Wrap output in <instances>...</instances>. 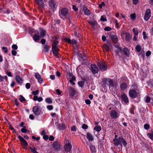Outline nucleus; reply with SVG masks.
<instances>
[{
	"mask_svg": "<svg viewBox=\"0 0 153 153\" xmlns=\"http://www.w3.org/2000/svg\"><path fill=\"white\" fill-rule=\"evenodd\" d=\"M138 29L137 28H134L132 29V31L134 35L137 36L138 34Z\"/></svg>",
	"mask_w": 153,
	"mask_h": 153,
	"instance_id": "a878e982",
	"label": "nucleus"
},
{
	"mask_svg": "<svg viewBox=\"0 0 153 153\" xmlns=\"http://www.w3.org/2000/svg\"><path fill=\"white\" fill-rule=\"evenodd\" d=\"M121 98L122 101L124 102L127 103L128 102V99L127 95L125 94H123L121 95Z\"/></svg>",
	"mask_w": 153,
	"mask_h": 153,
	"instance_id": "a211bd4d",
	"label": "nucleus"
},
{
	"mask_svg": "<svg viewBox=\"0 0 153 153\" xmlns=\"http://www.w3.org/2000/svg\"><path fill=\"white\" fill-rule=\"evenodd\" d=\"M129 96L131 98H134L138 96H140V93L139 92H137L136 90L133 89L130 90L128 92Z\"/></svg>",
	"mask_w": 153,
	"mask_h": 153,
	"instance_id": "39448f33",
	"label": "nucleus"
},
{
	"mask_svg": "<svg viewBox=\"0 0 153 153\" xmlns=\"http://www.w3.org/2000/svg\"><path fill=\"white\" fill-rule=\"evenodd\" d=\"M115 47L117 48V51L121 55L126 56H128L129 55L130 52L127 48H125L123 50H122L121 48L118 45H115Z\"/></svg>",
	"mask_w": 153,
	"mask_h": 153,
	"instance_id": "20e7f679",
	"label": "nucleus"
},
{
	"mask_svg": "<svg viewBox=\"0 0 153 153\" xmlns=\"http://www.w3.org/2000/svg\"><path fill=\"white\" fill-rule=\"evenodd\" d=\"M143 38L144 39L147 38V36L146 35V33L145 32H143Z\"/></svg>",
	"mask_w": 153,
	"mask_h": 153,
	"instance_id": "8fccbe9b",
	"label": "nucleus"
},
{
	"mask_svg": "<svg viewBox=\"0 0 153 153\" xmlns=\"http://www.w3.org/2000/svg\"><path fill=\"white\" fill-rule=\"evenodd\" d=\"M33 39L35 41L39 40L40 39L39 36L38 34H35L34 36Z\"/></svg>",
	"mask_w": 153,
	"mask_h": 153,
	"instance_id": "2f4dec72",
	"label": "nucleus"
},
{
	"mask_svg": "<svg viewBox=\"0 0 153 153\" xmlns=\"http://www.w3.org/2000/svg\"><path fill=\"white\" fill-rule=\"evenodd\" d=\"M35 2L38 5L42 7L44 6V4L43 0H35Z\"/></svg>",
	"mask_w": 153,
	"mask_h": 153,
	"instance_id": "4be33fe9",
	"label": "nucleus"
},
{
	"mask_svg": "<svg viewBox=\"0 0 153 153\" xmlns=\"http://www.w3.org/2000/svg\"><path fill=\"white\" fill-rule=\"evenodd\" d=\"M33 113L36 115L39 116L40 115L41 111L39 109L38 106H34L32 109Z\"/></svg>",
	"mask_w": 153,
	"mask_h": 153,
	"instance_id": "ddd939ff",
	"label": "nucleus"
},
{
	"mask_svg": "<svg viewBox=\"0 0 153 153\" xmlns=\"http://www.w3.org/2000/svg\"><path fill=\"white\" fill-rule=\"evenodd\" d=\"M75 79H71L69 80V81L70 83L72 85H75V83L74 82V81Z\"/></svg>",
	"mask_w": 153,
	"mask_h": 153,
	"instance_id": "0e129e2a",
	"label": "nucleus"
},
{
	"mask_svg": "<svg viewBox=\"0 0 153 153\" xmlns=\"http://www.w3.org/2000/svg\"><path fill=\"white\" fill-rule=\"evenodd\" d=\"M147 136L152 140H153V132L152 131L150 133H148L147 134Z\"/></svg>",
	"mask_w": 153,
	"mask_h": 153,
	"instance_id": "473e14b6",
	"label": "nucleus"
},
{
	"mask_svg": "<svg viewBox=\"0 0 153 153\" xmlns=\"http://www.w3.org/2000/svg\"><path fill=\"white\" fill-rule=\"evenodd\" d=\"M11 53L13 55L15 56L17 54V52L15 50H12L11 51Z\"/></svg>",
	"mask_w": 153,
	"mask_h": 153,
	"instance_id": "4d7b16f0",
	"label": "nucleus"
},
{
	"mask_svg": "<svg viewBox=\"0 0 153 153\" xmlns=\"http://www.w3.org/2000/svg\"><path fill=\"white\" fill-rule=\"evenodd\" d=\"M137 85L136 84L134 83L131 86V89H133L134 90H136L137 88Z\"/></svg>",
	"mask_w": 153,
	"mask_h": 153,
	"instance_id": "79ce46f5",
	"label": "nucleus"
},
{
	"mask_svg": "<svg viewBox=\"0 0 153 153\" xmlns=\"http://www.w3.org/2000/svg\"><path fill=\"white\" fill-rule=\"evenodd\" d=\"M7 77L6 76H2L0 75V82L2 81L4 79H5L6 81L7 80Z\"/></svg>",
	"mask_w": 153,
	"mask_h": 153,
	"instance_id": "f704fd0d",
	"label": "nucleus"
},
{
	"mask_svg": "<svg viewBox=\"0 0 153 153\" xmlns=\"http://www.w3.org/2000/svg\"><path fill=\"white\" fill-rule=\"evenodd\" d=\"M88 22L93 28L97 25V22L94 21H89Z\"/></svg>",
	"mask_w": 153,
	"mask_h": 153,
	"instance_id": "cd10ccee",
	"label": "nucleus"
},
{
	"mask_svg": "<svg viewBox=\"0 0 153 153\" xmlns=\"http://www.w3.org/2000/svg\"><path fill=\"white\" fill-rule=\"evenodd\" d=\"M67 77L70 79H75V78L72 73L69 72L68 73Z\"/></svg>",
	"mask_w": 153,
	"mask_h": 153,
	"instance_id": "5701e85b",
	"label": "nucleus"
},
{
	"mask_svg": "<svg viewBox=\"0 0 153 153\" xmlns=\"http://www.w3.org/2000/svg\"><path fill=\"white\" fill-rule=\"evenodd\" d=\"M111 118L112 119H116L119 116V114L117 111L115 110H112L109 113Z\"/></svg>",
	"mask_w": 153,
	"mask_h": 153,
	"instance_id": "6e6552de",
	"label": "nucleus"
},
{
	"mask_svg": "<svg viewBox=\"0 0 153 153\" xmlns=\"http://www.w3.org/2000/svg\"><path fill=\"white\" fill-rule=\"evenodd\" d=\"M45 102L48 104H51L53 101L52 99L50 98H47L45 99Z\"/></svg>",
	"mask_w": 153,
	"mask_h": 153,
	"instance_id": "c85d7f7f",
	"label": "nucleus"
},
{
	"mask_svg": "<svg viewBox=\"0 0 153 153\" xmlns=\"http://www.w3.org/2000/svg\"><path fill=\"white\" fill-rule=\"evenodd\" d=\"M113 144L116 146H122V144L124 146L127 145L126 141L122 137H119L118 138H114L113 140Z\"/></svg>",
	"mask_w": 153,
	"mask_h": 153,
	"instance_id": "f257e3e1",
	"label": "nucleus"
},
{
	"mask_svg": "<svg viewBox=\"0 0 153 153\" xmlns=\"http://www.w3.org/2000/svg\"><path fill=\"white\" fill-rule=\"evenodd\" d=\"M145 102L147 103H149L150 102L151 98L149 96H146L145 98Z\"/></svg>",
	"mask_w": 153,
	"mask_h": 153,
	"instance_id": "37998d69",
	"label": "nucleus"
},
{
	"mask_svg": "<svg viewBox=\"0 0 153 153\" xmlns=\"http://www.w3.org/2000/svg\"><path fill=\"white\" fill-rule=\"evenodd\" d=\"M84 13L85 15H88L91 13L90 10L87 8L84 9Z\"/></svg>",
	"mask_w": 153,
	"mask_h": 153,
	"instance_id": "e433bc0d",
	"label": "nucleus"
},
{
	"mask_svg": "<svg viewBox=\"0 0 153 153\" xmlns=\"http://www.w3.org/2000/svg\"><path fill=\"white\" fill-rule=\"evenodd\" d=\"M12 48L15 50H16L17 49L18 47L16 45H13L12 46Z\"/></svg>",
	"mask_w": 153,
	"mask_h": 153,
	"instance_id": "774afa93",
	"label": "nucleus"
},
{
	"mask_svg": "<svg viewBox=\"0 0 153 153\" xmlns=\"http://www.w3.org/2000/svg\"><path fill=\"white\" fill-rule=\"evenodd\" d=\"M124 35L125 36V39L127 41H129L131 39V37L130 34L128 33H123L121 34V38L124 39L125 38Z\"/></svg>",
	"mask_w": 153,
	"mask_h": 153,
	"instance_id": "1a4fd4ad",
	"label": "nucleus"
},
{
	"mask_svg": "<svg viewBox=\"0 0 153 153\" xmlns=\"http://www.w3.org/2000/svg\"><path fill=\"white\" fill-rule=\"evenodd\" d=\"M78 84L81 87H83L84 85V83L82 81L79 82Z\"/></svg>",
	"mask_w": 153,
	"mask_h": 153,
	"instance_id": "6e6d98bb",
	"label": "nucleus"
},
{
	"mask_svg": "<svg viewBox=\"0 0 153 153\" xmlns=\"http://www.w3.org/2000/svg\"><path fill=\"white\" fill-rule=\"evenodd\" d=\"M35 78L37 80L39 83H42L43 82V79L41 75L38 73H36L35 75Z\"/></svg>",
	"mask_w": 153,
	"mask_h": 153,
	"instance_id": "2eb2a0df",
	"label": "nucleus"
},
{
	"mask_svg": "<svg viewBox=\"0 0 153 153\" xmlns=\"http://www.w3.org/2000/svg\"><path fill=\"white\" fill-rule=\"evenodd\" d=\"M90 150L92 153H95L96 152L95 147L94 145L91 144L90 145Z\"/></svg>",
	"mask_w": 153,
	"mask_h": 153,
	"instance_id": "b1692460",
	"label": "nucleus"
},
{
	"mask_svg": "<svg viewBox=\"0 0 153 153\" xmlns=\"http://www.w3.org/2000/svg\"><path fill=\"white\" fill-rule=\"evenodd\" d=\"M92 72L94 74H96L98 73V69L96 65H92L91 66Z\"/></svg>",
	"mask_w": 153,
	"mask_h": 153,
	"instance_id": "f3484780",
	"label": "nucleus"
},
{
	"mask_svg": "<svg viewBox=\"0 0 153 153\" xmlns=\"http://www.w3.org/2000/svg\"><path fill=\"white\" fill-rule=\"evenodd\" d=\"M130 17L131 19L133 20H134L136 19V15L134 13L131 14L130 15Z\"/></svg>",
	"mask_w": 153,
	"mask_h": 153,
	"instance_id": "ea45409f",
	"label": "nucleus"
},
{
	"mask_svg": "<svg viewBox=\"0 0 153 153\" xmlns=\"http://www.w3.org/2000/svg\"><path fill=\"white\" fill-rule=\"evenodd\" d=\"M135 48L137 52H139L141 51V47L140 45H137L136 46Z\"/></svg>",
	"mask_w": 153,
	"mask_h": 153,
	"instance_id": "c756f323",
	"label": "nucleus"
},
{
	"mask_svg": "<svg viewBox=\"0 0 153 153\" xmlns=\"http://www.w3.org/2000/svg\"><path fill=\"white\" fill-rule=\"evenodd\" d=\"M49 9L54 11L56 8V3L54 0H49Z\"/></svg>",
	"mask_w": 153,
	"mask_h": 153,
	"instance_id": "9d476101",
	"label": "nucleus"
},
{
	"mask_svg": "<svg viewBox=\"0 0 153 153\" xmlns=\"http://www.w3.org/2000/svg\"><path fill=\"white\" fill-rule=\"evenodd\" d=\"M30 149L31 151L33 153H38L35 147H30Z\"/></svg>",
	"mask_w": 153,
	"mask_h": 153,
	"instance_id": "58836bf2",
	"label": "nucleus"
},
{
	"mask_svg": "<svg viewBox=\"0 0 153 153\" xmlns=\"http://www.w3.org/2000/svg\"><path fill=\"white\" fill-rule=\"evenodd\" d=\"M114 23L115 24V27L116 28L118 29L120 28V25L118 22V21L117 20L114 19L113 21Z\"/></svg>",
	"mask_w": 153,
	"mask_h": 153,
	"instance_id": "7c9ffc66",
	"label": "nucleus"
},
{
	"mask_svg": "<svg viewBox=\"0 0 153 153\" xmlns=\"http://www.w3.org/2000/svg\"><path fill=\"white\" fill-rule=\"evenodd\" d=\"M2 50L3 52L5 53H7V52L8 50L7 48L4 47H3L2 48Z\"/></svg>",
	"mask_w": 153,
	"mask_h": 153,
	"instance_id": "de8ad7c7",
	"label": "nucleus"
},
{
	"mask_svg": "<svg viewBox=\"0 0 153 153\" xmlns=\"http://www.w3.org/2000/svg\"><path fill=\"white\" fill-rule=\"evenodd\" d=\"M104 30L106 31H109L111 30V28L109 27H107L104 28Z\"/></svg>",
	"mask_w": 153,
	"mask_h": 153,
	"instance_id": "603ef678",
	"label": "nucleus"
},
{
	"mask_svg": "<svg viewBox=\"0 0 153 153\" xmlns=\"http://www.w3.org/2000/svg\"><path fill=\"white\" fill-rule=\"evenodd\" d=\"M107 65L104 62H99L97 64L99 68L101 71L105 70L107 69Z\"/></svg>",
	"mask_w": 153,
	"mask_h": 153,
	"instance_id": "0eeeda50",
	"label": "nucleus"
},
{
	"mask_svg": "<svg viewBox=\"0 0 153 153\" xmlns=\"http://www.w3.org/2000/svg\"><path fill=\"white\" fill-rule=\"evenodd\" d=\"M139 0H133V4L134 5H136L138 3Z\"/></svg>",
	"mask_w": 153,
	"mask_h": 153,
	"instance_id": "338daca9",
	"label": "nucleus"
},
{
	"mask_svg": "<svg viewBox=\"0 0 153 153\" xmlns=\"http://www.w3.org/2000/svg\"><path fill=\"white\" fill-rule=\"evenodd\" d=\"M18 138L20 141L22 146H26L27 145V142L22 136L19 135Z\"/></svg>",
	"mask_w": 153,
	"mask_h": 153,
	"instance_id": "4468645a",
	"label": "nucleus"
},
{
	"mask_svg": "<svg viewBox=\"0 0 153 153\" xmlns=\"http://www.w3.org/2000/svg\"><path fill=\"white\" fill-rule=\"evenodd\" d=\"M15 79L17 82L19 84L21 85L23 82L22 79L19 76L16 75L15 76Z\"/></svg>",
	"mask_w": 153,
	"mask_h": 153,
	"instance_id": "aec40b11",
	"label": "nucleus"
},
{
	"mask_svg": "<svg viewBox=\"0 0 153 153\" xmlns=\"http://www.w3.org/2000/svg\"><path fill=\"white\" fill-rule=\"evenodd\" d=\"M127 87V84L125 83H123L121 84L120 85V87L121 89L122 90H125Z\"/></svg>",
	"mask_w": 153,
	"mask_h": 153,
	"instance_id": "393cba45",
	"label": "nucleus"
},
{
	"mask_svg": "<svg viewBox=\"0 0 153 153\" xmlns=\"http://www.w3.org/2000/svg\"><path fill=\"white\" fill-rule=\"evenodd\" d=\"M86 137L89 142L93 141L94 139V135L88 132L87 133Z\"/></svg>",
	"mask_w": 153,
	"mask_h": 153,
	"instance_id": "dca6fc26",
	"label": "nucleus"
},
{
	"mask_svg": "<svg viewBox=\"0 0 153 153\" xmlns=\"http://www.w3.org/2000/svg\"><path fill=\"white\" fill-rule=\"evenodd\" d=\"M47 108V109L49 110H51L53 109V107L51 105H48Z\"/></svg>",
	"mask_w": 153,
	"mask_h": 153,
	"instance_id": "5fc2aeb1",
	"label": "nucleus"
},
{
	"mask_svg": "<svg viewBox=\"0 0 153 153\" xmlns=\"http://www.w3.org/2000/svg\"><path fill=\"white\" fill-rule=\"evenodd\" d=\"M53 147L57 150H59L60 148V145L59 143L57 142H54L53 144Z\"/></svg>",
	"mask_w": 153,
	"mask_h": 153,
	"instance_id": "412c9836",
	"label": "nucleus"
},
{
	"mask_svg": "<svg viewBox=\"0 0 153 153\" xmlns=\"http://www.w3.org/2000/svg\"><path fill=\"white\" fill-rule=\"evenodd\" d=\"M111 38L114 43H116L118 41V36L117 35L115 34L111 35Z\"/></svg>",
	"mask_w": 153,
	"mask_h": 153,
	"instance_id": "6ab92c4d",
	"label": "nucleus"
},
{
	"mask_svg": "<svg viewBox=\"0 0 153 153\" xmlns=\"http://www.w3.org/2000/svg\"><path fill=\"white\" fill-rule=\"evenodd\" d=\"M21 131L22 133H26L27 131L28 132H29V131H27L25 127H24L22 128L21 130Z\"/></svg>",
	"mask_w": 153,
	"mask_h": 153,
	"instance_id": "c9c22d12",
	"label": "nucleus"
},
{
	"mask_svg": "<svg viewBox=\"0 0 153 153\" xmlns=\"http://www.w3.org/2000/svg\"><path fill=\"white\" fill-rule=\"evenodd\" d=\"M45 31L44 30H42L40 31V35L41 37H42L45 36Z\"/></svg>",
	"mask_w": 153,
	"mask_h": 153,
	"instance_id": "4c0bfd02",
	"label": "nucleus"
},
{
	"mask_svg": "<svg viewBox=\"0 0 153 153\" xmlns=\"http://www.w3.org/2000/svg\"><path fill=\"white\" fill-rule=\"evenodd\" d=\"M70 91L71 95L72 96L74 95L76 92L74 88H70Z\"/></svg>",
	"mask_w": 153,
	"mask_h": 153,
	"instance_id": "72a5a7b5",
	"label": "nucleus"
},
{
	"mask_svg": "<svg viewBox=\"0 0 153 153\" xmlns=\"http://www.w3.org/2000/svg\"><path fill=\"white\" fill-rule=\"evenodd\" d=\"M151 12L150 9L146 10L144 16V19L146 21H147L151 17Z\"/></svg>",
	"mask_w": 153,
	"mask_h": 153,
	"instance_id": "9b49d317",
	"label": "nucleus"
},
{
	"mask_svg": "<svg viewBox=\"0 0 153 153\" xmlns=\"http://www.w3.org/2000/svg\"><path fill=\"white\" fill-rule=\"evenodd\" d=\"M25 87L27 89H29L30 87V84L29 83H27L25 85Z\"/></svg>",
	"mask_w": 153,
	"mask_h": 153,
	"instance_id": "e2e57ef3",
	"label": "nucleus"
},
{
	"mask_svg": "<svg viewBox=\"0 0 153 153\" xmlns=\"http://www.w3.org/2000/svg\"><path fill=\"white\" fill-rule=\"evenodd\" d=\"M103 81L105 84L109 85L110 87H111L112 88L114 87L116 88L117 86V82H115L114 83L113 81L110 79H104Z\"/></svg>",
	"mask_w": 153,
	"mask_h": 153,
	"instance_id": "7ed1b4c3",
	"label": "nucleus"
},
{
	"mask_svg": "<svg viewBox=\"0 0 153 153\" xmlns=\"http://www.w3.org/2000/svg\"><path fill=\"white\" fill-rule=\"evenodd\" d=\"M58 41L57 38H55L53 42L52 45V50L53 54L56 56L58 55L59 49L58 48Z\"/></svg>",
	"mask_w": 153,
	"mask_h": 153,
	"instance_id": "f03ea898",
	"label": "nucleus"
},
{
	"mask_svg": "<svg viewBox=\"0 0 153 153\" xmlns=\"http://www.w3.org/2000/svg\"><path fill=\"white\" fill-rule=\"evenodd\" d=\"M20 97L19 100L21 102H23L25 101V99L22 96L20 95Z\"/></svg>",
	"mask_w": 153,
	"mask_h": 153,
	"instance_id": "49530a36",
	"label": "nucleus"
},
{
	"mask_svg": "<svg viewBox=\"0 0 153 153\" xmlns=\"http://www.w3.org/2000/svg\"><path fill=\"white\" fill-rule=\"evenodd\" d=\"M151 52L149 51H147L146 53V56H149L151 54Z\"/></svg>",
	"mask_w": 153,
	"mask_h": 153,
	"instance_id": "bf43d9fd",
	"label": "nucleus"
},
{
	"mask_svg": "<svg viewBox=\"0 0 153 153\" xmlns=\"http://www.w3.org/2000/svg\"><path fill=\"white\" fill-rule=\"evenodd\" d=\"M94 129L98 132H99L101 130V127L100 126H96Z\"/></svg>",
	"mask_w": 153,
	"mask_h": 153,
	"instance_id": "a18cd8bd",
	"label": "nucleus"
},
{
	"mask_svg": "<svg viewBox=\"0 0 153 153\" xmlns=\"http://www.w3.org/2000/svg\"><path fill=\"white\" fill-rule=\"evenodd\" d=\"M39 92V90H37L36 91H33L32 92V94L33 95L36 96V95H37L38 94Z\"/></svg>",
	"mask_w": 153,
	"mask_h": 153,
	"instance_id": "09e8293b",
	"label": "nucleus"
},
{
	"mask_svg": "<svg viewBox=\"0 0 153 153\" xmlns=\"http://www.w3.org/2000/svg\"><path fill=\"white\" fill-rule=\"evenodd\" d=\"M54 137L52 135L50 136L49 137V140L51 141L54 140Z\"/></svg>",
	"mask_w": 153,
	"mask_h": 153,
	"instance_id": "69168bd1",
	"label": "nucleus"
},
{
	"mask_svg": "<svg viewBox=\"0 0 153 153\" xmlns=\"http://www.w3.org/2000/svg\"><path fill=\"white\" fill-rule=\"evenodd\" d=\"M144 128L146 130H148L149 128V126L148 124H145L144 126Z\"/></svg>",
	"mask_w": 153,
	"mask_h": 153,
	"instance_id": "3c124183",
	"label": "nucleus"
},
{
	"mask_svg": "<svg viewBox=\"0 0 153 153\" xmlns=\"http://www.w3.org/2000/svg\"><path fill=\"white\" fill-rule=\"evenodd\" d=\"M85 102L87 104L89 105L91 103V101L89 99H86L85 100Z\"/></svg>",
	"mask_w": 153,
	"mask_h": 153,
	"instance_id": "13d9d810",
	"label": "nucleus"
},
{
	"mask_svg": "<svg viewBox=\"0 0 153 153\" xmlns=\"http://www.w3.org/2000/svg\"><path fill=\"white\" fill-rule=\"evenodd\" d=\"M103 49L107 51H109L110 50V48L107 45L105 44L102 46Z\"/></svg>",
	"mask_w": 153,
	"mask_h": 153,
	"instance_id": "bb28decb",
	"label": "nucleus"
},
{
	"mask_svg": "<svg viewBox=\"0 0 153 153\" xmlns=\"http://www.w3.org/2000/svg\"><path fill=\"white\" fill-rule=\"evenodd\" d=\"M101 21L102 22H106L107 20L106 17L105 16H102L100 19Z\"/></svg>",
	"mask_w": 153,
	"mask_h": 153,
	"instance_id": "a19ab883",
	"label": "nucleus"
},
{
	"mask_svg": "<svg viewBox=\"0 0 153 153\" xmlns=\"http://www.w3.org/2000/svg\"><path fill=\"white\" fill-rule=\"evenodd\" d=\"M68 11V10L67 8H64L61 10V13L59 15L63 19H64L66 18H69V16Z\"/></svg>",
	"mask_w": 153,
	"mask_h": 153,
	"instance_id": "423d86ee",
	"label": "nucleus"
},
{
	"mask_svg": "<svg viewBox=\"0 0 153 153\" xmlns=\"http://www.w3.org/2000/svg\"><path fill=\"white\" fill-rule=\"evenodd\" d=\"M72 148V145L69 143L68 141H66V144L64 146L65 151L67 152H70Z\"/></svg>",
	"mask_w": 153,
	"mask_h": 153,
	"instance_id": "f8f14e48",
	"label": "nucleus"
},
{
	"mask_svg": "<svg viewBox=\"0 0 153 153\" xmlns=\"http://www.w3.org/2000/svg\"><path fill=\"white\" fill-rule=\"evenodd\" d=\"M105 3L103 2H102L100 4H98L99 7L100 9H102L103 7H104L105 6Z\"/></svg>",
	"mask_w": 153,
	"mask_h": 153,
	"instance_id": "c03bdc74",
	"label": "nucleus"
},
{
	"mask_svg": "<svg viewBox=\"0 0 153 153\" xmlns=\"http://www.w3.org/2000/svg\"><path fill=\"white\" fill-rule=\"evenodd\" d=\"M43 138L45 140H47L49 138V136L48 135H45L43 136Z\"/></svg>",
	"mask_w": 153,
	"mask_h": 153,
	"instance_id": "864d4df0",
	"label": "nucleus"
},
{
	"mask_svg": "<svg viewBox=\"0 0 153 153\" xmlns=\"http://www.w3.org/2000/svg\"><path fill=\"white\" fill-rule=\"evenodd\" d=\"M65 40L68 42V43H71V40L68 38H66L65 39Z\"/></svg>",
	"mask_w": 153,
	"mask_h": 153,
	"instance_id": "680f3d73",
	"label": "nucleus"
},
{
	"mask_svg": "<svg viewBox=\"0 0 153 153\" xmlns=\"http://www.w3.org/2000/svg\"><path fill=\"white\" fill-rule=\"evenodd\" d=\"M82 128L83 129H87L88 128V126L85 124H83L82 126Z\"/></svg>",
	"mask_w": 153,
	"mask_h": 153,
	"instance_id": "052dcab7",
	"label": "nucleus"
}]
</instances>
